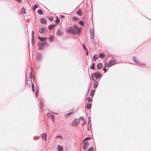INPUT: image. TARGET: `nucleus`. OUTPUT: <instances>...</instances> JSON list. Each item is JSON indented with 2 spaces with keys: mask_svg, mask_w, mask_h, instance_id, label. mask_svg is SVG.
Listing matches in <instances>:
<instances>
[{
  "mask_svg": "<svg viewBox=\"0 0 151 151\" xmlns=\"http://www.w3.org/2000/svg\"><path fill=\"white\" fill-rule=\"evenodd\" d=\"M102 75V73H100L96 72L92 74L91 77L93 81H96L97 78H101Z\"/></svg>",
  "mask_w": 151,
  "mask_h": 151,
  "instance_id": "3",
  "label": "nucleus"
},
{
  "mask_svg": "<svg viewBox=\"0 0 151 151\" xmlns=\"http://www.w3.org/2000/svg\"><path fill=\"white\" fill-rule=\"evenodd\" d=\"M93 148L91 147H90L88 150V151H93Z\"/></svg>",
  "mask_w": 151,
  "mask_h": 151,
  "instance_id": "34",
  "label": "nucleus"
},
{
  "mask_svg": "<svg viewBox=\"0 0 151 151\" xmlns=\"http://www.w3.org/2000/svg\"><path fill=\"white\" fill-rule=\"evenodd\" d=\"M95 64L94 63L92 65V66L91 67V68L92 69H94L95 68Z\"/></svg>",
  "mask_w": 151,
  "mask_h": 151,
  "instance_id": "36",
  "label": "nucleus"
},
{
  "mask_svg": "<svg viewBox=\"0 0 151 151\" xmlns=\"http://www.w3.org/2000/svg\"><path fill=\"white\" fill-rule=\"evenodd\" d=\"M38 38L40 41L44 42L46 41L47 40V38L46 37H38Z\"/></svg>",
  "mask_w": 151,
  "mask_h": 151,
  "instance_id": "10",
  "label": "nucleus"
},
{
  "mask_svg": "<svg viewBox=\"0 0 151 151\" xmlns=\"http://www.w3.org/2000/svg\"><path fill=\"white\" fill-rule=\"evenodd\" d=\"M37 12L39 14H43V12L42 10L39 9L37 11Z\"/></svg>",
  "mask_w": 151,
  "mask_h": 151,
  "instance_id": "26",
  "label": "nucleus"
},
{
  "mask_svg": "<svg viewBox=\"0 0 151 151\" xmlns=\"http://www.w3.org/2000/svg\"><path fill=\"white\" fill-rule=\"evenodd\" d=\"M31 70H32V67H31Z\"/></svg>",
  "mask_w": 151,
  "mask_h": 151,
  "instance_id": "52",
  "label": "nucleus"
},
{
  "mask_svg": "<svg viewBox=\"0 0 151 151\" xmlns=\"http://www.w3.org/2000/svg\"><path fill=\"white\" fill-rule=\"evenodd\" d=\"M32 37H34V31L32 32Z\"/></svg>",
  "mask_w": 151,
  "mask_h": 151,
  "instance_id": "41",
  "label": "nucleus"
},
{
  "mask_svg": "<svg viewBox=\"0 0 151 151\" xmlns=\"http://www.w3.org/2000/svg\"><path fill=\"white\" fill-rule=\"evenodd\" d=\"M21 12L22 14H23V13H24V14L26 13V12L25 11V9L24 7H23L22 9L21 10Z\"/></svg>",
  "mask_w": 151,
  "mask_h": 151,
  "instance_id": "21",
  "label": "nucleus"
},
{
  "mask_svg": "<svg viewBox=\"0 0 151 151\" xmlns=\"http://www.w3.org/2000/svg\"><path fill=\"white\" fill-rule=\"evenodd\" d=\"M51 118L52 121L54 122L55 121L54 116H52Z\"/></svg>",
  "mask_w": 151,
  "mask_h": 151,
  "instance_id": "40",
  "label": "nucleus"
},
{
  "mask_svg": "<svg viewBox=\"0 0 151 151\" xmlns=\"http://www.w3.org/2000/svg\"><path fill=\"white\" fill-rule=\"evenodd\" d=\"M54 37H53L51 36L49 38V40L51 42H52L54 40Z\"/></svg>",
  "mask_w": 151,
  "mask_h": 151,
  "instance_id": "27",
  "label": "nucleus"
},
{
  "mask_svg": "<svg viewBox=\"0 0 151 151\" xmlns=\"http://www.w3.org/2000/svg\"><path fill=\"white\" fill-rule=\"evenodd\" d=\"M56 34L57 36H60L63 35V33L61 31L58 30L56 32Z\"/></svg>",
  "mask_w": 151,
  "mask_h": 151,
  "instance_id": "11",
  "label": "nucleus"
},
{
  "mask_svg": "<svg viewBox=\"0 0 151 151\" xmlns=\"http://www.w3.org/2000/svg\"><path fill=\"white\" fill-rule=\"evenodd\" d=\"M82 46L83 47V49H84V50H87V49L86 48V46H85V45L84 44H82Z\"/></svg>",
  "mask_w": 151,
  "mask_h": 151,
  "instance_id": "32",
  "label": "nucleus"
},
{
  "mask_svg": "<svg viewBox=\"0 0 151 151\" xmlns=\"http://www.w3.org/2000/svg\"><path fill=\"white\" fill-rule=\"evenodd\" d=\"M85 121H84V122H83V124H82V125H84V124H85Z\"/></svg>",
  "mask_w": 151,
  "mask_h": 151,
  "instance_id": "48",
  "label": "nucleus"
},
{
  "mask_svg": "<svg viewBox=\"0 0 151 151\" xmlns=\"http://www.w3.org/2000/svg\"><path fill=\"white\" fill-rule=\"evenodd\" d=\"M79 120L78 119H75L73 122L72 123V125L73 126H77L79 123Z\"/></svg>",
  "mask_w": 151,
  "mask_h": 151,
  "instance_id": "7",
  "label": "nucleus"
},
{
  "mask_svg": "<svg viewBox=\"0 0 151 151\" xmlns=\"http://www.w3.org/2000/svg\"><path fill=\"white\" fill-rule=\"evenodd\" d=\"M79 120L80 121H82L83 122H84V118L83 117H80Z\"/></svg>",
  "mask_w": 151,
  "mask_h": 151,
  "instance_id": "35",
  "label": "nucleus"
},
{
  "mask_svg": "<svg viewBox=\"0 0 151 151\" xmlns=\"http://www.w3.org/2000/svg\"><path fill=\"white\" fill-rule=\"evenodd\" d=\"M17 1H19L20 0H17Z\"/></svg>",
  "mask_w": 151,
  "mask_h": 151,
  "instance_id": "51",
  "label": "nucleus"
},
{
  "mask_svg": "<svg viewBox=\"0 0 151 151\" xmlns=\"http://www.w3.org/2000/svg\"><path fill=\"white\" fill-rule=\"evenodd\" d=\"M40 107L41 109H42V108L44 104V103L43 101H41L40 103Z\"/></svg>",
  "mask_w": 151,
  "mask_h": 151,
  "instance_id": "24",
  "label": "nucleus"
},
{
  "mask_svg": "<svg viewBox=\"0 0 151 151\" xmlns=\"http://www.w3.org/2000/svg\"><path fill=\"white\" fill-rule=\"evenodd\" d=\"M49 20H50L51 21H52L53 20V17H50L49 19Z\"/></svg>",
  "mask_w": 151,
  "mask_h": 151,
  "instance_id": "42",
  "label": "nucleus"
},
{
  "mask_svg": "<svg viewBox=\"0 0 151 151\" xmlns=\"http://www.w3.org/2000/svg\"><path fill=\"white\" fill-rule=\"evenodd\" d=\"M55 27V25H51L49 27V29L50 30H52L53 29V28Z\"/></svg>",
  "mask_w": 151,
  "mask_h": 151,
  "instance_id": "19",
  "label": "nucleus"
},
{
  "mask_svg": "<svg viewBox=\"0 0 151 151\" xmlns=\"http://www.w3.org/2000/svg\"><path fill=\"white\" fill-rule=\"evenodd\" d=\"M77 13L80 16H81L82 14V12L81 10H79L78 11Z\"/></svg>",
  "mask_w": 151,
  "mask_h": 151,
  "instance_id": "15",
  "label": "nucleus"
},
{
  "mask_svg": "<svg viewBox=\"0 0 151 151\" xmlns=\"http://www.w3.org/2000/svg\"><path fill=\"white\" fill-rule=\"evenodd\" d=\"M133 60L135 62H136L137 64H139L140 65H145L146 64L145 63L141 62L139 61H136V58L135 57H133Z\"/></svg>",
  "mask_w": 151,
  "mask_h": 151,
  "instance_id": "6",
  "label": "nucleus"
},
{
  "mask_svg": "<svg viewBox=\"0 0 151 151\" xmlns=\"http://www.w3.org/2000/svg\"><path fill=\"white\" fill-rule=\"evenodd\" d=\"M98 58V56L96 55H94L93 56V60L94 61H96V60Z\"/></svg>",
  "mask_w": 151,
  "mask_h": 151,
  "instance_id": "17",
  "label": "nucleus"
},
{
  "mask_svg": "<svg viewBox=\"0 0 151 151\" xmlns=\"http://www.w3.org/2000/svg\"><path fill=\"white\" fill-rule=\"evenodd\" d=\"M102 64L101 63H98L97 65V68L98 69H101L102 67Z\"/></svg>",
  "mask_w": 151,
  "mask_h": 151,
  "instance_id": "12",
  "label": "nucleus"
},
{
  "mask_svg": "<svg viewBox=\"0 0 151 151\" xmlns=\"http://www.w3.org/2000/svg\"><path fill=\"white\" fill-rule=\"evenodd\" d=\"M39 90L37 89V90L36 93V96H37V94L39 92Z\"/></svg>",
  "mask_w": 151,
  "mask_h": 151,
  "instance_id": "44",
  "label": "nucleus"
},
{
  "mask_svg": "<svg viewBox=\"0 0 151 151\" xmlns=\"http://www.w3.org/2000/svg\"><path fill=\"white\" fill-rule=\"evenodd\" d=\"M87 100L88 102H91L92 101V99L90 97H88L87 98Z\"/></svg>",
  "mask_w": 151,
  "mask_h": 151,
  "instance_id": "29",
  "label": "nucleus"
},
{
  "mask_svg": "<svg viewBox=\"0 0 151 151\" xmlns=\"http://www.w3.org/2000/svg\"><path fill=\"white\" fill-rule=\"evenodd\" d=\"M91 104H87L86 105V108L87 109H89L91 108Z\"/></svg>",
  "mask_w": 151,
  "mask_h": 151,
  "instance_id": "20",
  "label": "nucleus"
},
{
  "mask_svg": "<svg viewBox=\"0 0 151 151\" xmlns=\"http://www.w3.org/2000/svg\"><path fill=\"white\" fill-rule=\"evenodd\" d=\"M41 138L42 139L46 141L47 140V134L46 133H43L41 134Z\"/></svg>",
  "mask_w": 151,
  "mask_h": 151,
  "instance_id": "9",
  "label": "nucleus"
},
{
  "mask_svg": "<svg viewBox=\"0 0 151 151\" xmlns=\"http://www.w3.org/2000/svg\"><path fill=\"white\" fill-rule=\"evenodd\" d=\"M17 1H19L20 0H17Z\"/></svg>",
  "mask_w": 151,
  "mask_h": 151,
  "instance_id": "50",
  "label": "nucleus"
},
{
  "mask_svg": "<svg viewBox=\"0 0 151 151\" xmlns=\"http://www.w3.org/2000/svg\"><path fill=\"white\" fill-rule=\"evenodd\" d=\"M45 31V29L44 28H41L40 29L39 32L41 34L43 33Z\"/></svg>",
  "mask_w": 151,
  "mask_h": 151,
  "instance_id": "16",
  "label": "nucleus"
},
{
  "mask_svg": "<svg viewBox=\"0 0 151 151\" xmlns=\"http://www.w3.org/2000/svg\"><path fill=\"white\" fill-rule=\"evenodd\" d=\"M47 115L49 117H50V118H51V116H53L52 114L51 113H48L47 114Z\"/></svg>",
  "mask_w": 151,
  "mask_h": 151,
  "instance_id": "31",
  "label": "nucleus"
},
{
  "mask_svg": "<svg viewBox=\"0 0 151 151\" xmlns=\"http://www.w3.org/2000/svg\"><path fill=\"white\" fill-rule=\"evenodd\" d=\"M88 147V144L87 142L85 143L84 144L83 147V148L84 149L86 150L87 149Z\"/></svg>",
  "mask_w": 151,
  "mask_h": 151,
  "instance_id": "13",
  "label": "nucleus"
},
{
  "mask_svg": "<svg viewBox=\"0 0 151 151\" xmlns=\"http://www.w3.org/2000/svg\"><path fill=\"white\" fill-rule=\"evenodd\" d=\"M99 56L101 58H102L105 57V55L104 54L101 53L99 54Z\"/></svg>",
  "mask_w": 151,
  "mask_h": 151,
  "instance_id": "25",
  "label": "nucleus"
},
{
  "mask_svg": "<svg viewBox=\"0 0 151 151\" xmlns=\"http://www.w3.org/2000/svg\"><path fill=\"white\" fill-rule=\"evenodd\" d=\"M74 112V110H73L71 112H69V113H68L65 114L64 116L65 118H67L69 117L70 116L72 115L73 114Z\"/></svg>",
  "mask_w": 151,
  "mask_h": 151,
  "instance_id": "8",
  "label": "nucleus"
},
{
  "mask_svg": "<svg viewBox=\"0 0 151 151\" xmlns=\"http://www.w3.org/2000/svg\"><path fill=\"white\" fill-rule=\"evenodd\" d=\"M56 138H62V137L61 136H57L56 137Z\"/></svg>",
  "mask_w": 151,
  "mask_h": 151,
  "instance_id": "46",
  "label": "nucleus"
},
{
  "mask_svg": "<svg viewBox=\"0 0 151 151\" xmlns=\"http://www.w3.org/2000/svg\"><path fill=\"white\" fill-rule=\"evenodd\" d=\"M73 19L74 20H78V18L76 17H73Z\"/></svg>",
  "mask_w": 151,
  "mask_h": 151,
  "instance_id": "37",
  "label": "nucleus"
},
{
  "mask_svg": "<svg viewBox=\"0 0 151 151\" xmlns=\"http://www.w3.org/2000/svg\"><path fill=\"white\" fill-rule=\"evenodd\" d=\"M60 16L63 18V19H65V16H63V15H60Z\"/></svg>",
  "mask_w": 151,
  "mask_h": 151,
  "instance_id": "45",
  "label": "nucleus"
},
{
  "mask_svg": "<svg viewBox=\"0 0 151 151\" xmlns=\"http://www.w3.org/2000/svg\"><path fill=\"white\" fill-rule=\"evenodd\" d=\"M58 149L59 151H63V148L61 146L59 145L58 146Z\"/></svg>",
  "mask_w": 151,
  "mask_h": 151,
  "instance_id": "18",
  "label": "nucleus"
},
{
  "mask_svg": "<svg viewBox=\"0 0 151 151\" xmlns=\"http://www.w3.org/2000/svg\"><path fill=\"white\" fill-rule=\"evenodd\" d=\"M91 38H92V39H93V36L92 35H91Z\"/></svg>",
  "mask_w": 151,
  "mask_h": 151,
  "instance_id": "49",
  "label": "nucleus"
},
{
  "mask_svg": "<svg viewBox=\"0 0 151 151\" xmlns=\"http://www.w3.org/2000/svg\"><path fill=\"white\" fill-rule=\"evenodd\" d=\"M33 77V76H32ZM32 75H30V77H29L26 80V84L27 86L30 87L31 85L32 86V90L34 92V86L33 82L32 81Z\"/></svg>",
  "mask_w": 151,
  "mask_h": 151,
  "instance_id": "2",
  "label": "nucleus"
},
{
  "mask_svg": "<svg viewBox=\"0 0 151 151\" xmlns=\"http://www.w3.org/2000/svg\"><path fill=\"white\" fill-rule=\"evenodd\" d=\"M86 55H88V51L87 50H86Z\"/></svg>",
  "mask_w": 151,
  "mask_h": 151,
  "instance_id": "47",
  "label": "nucleus"
},
{
  "mask_svg": "<svg viewBox=\"0 0 151 151\" xmlns=\"http://www.w3.org/2000/svg\"><path fill=\"white\" fill-rule=\"evenodd\" d=\"M98 85V83L97 82H96L94 83V88H96Z\"/></svg>",
  "mask_w": 151,
  "mask_h": 151,
  "instance_id": "22",
  "label": "nucleus"
},
{
  "mask_svg": "<svg viewBox=\"0 0 151 151\" xmlns=\"http://www.w3.org/2000/svg\"><path fill=\"white\" fill-rule=\"evenodd\" d=\"M95 91L94 90H92L90 93V96H93L95 93Z\"/></svg>",
  "mask_w": 151,
  "mask_h": 151,
  "instance_id": "23",
  "label": "nucleus"
},
{
  "mask_svg": "<svg viewBox=\"0 0 151 151\" xmlns=\"http://www.w3.org/2000/svg\"><path fill=\"white\" fill-rule=\"evenodd\" d=\"M40 21L42 23H45L46 24V21L45 19V18H42L40 19Z\"/></svg>",
  "mask_w": 151,
  "mask_h": 151,
  "instance_id": "14",
  "label": "nucleus"
},
{
  "mask_svg": "<svg viewBox=\"0 0 151 151\" xmlns=\"http://www.w3.org/2000/svg\"><path fill=\"white\" fill-rule=\"evenodd\" d=\"M103 70L104 71V72L105 73H106L107 72V70L105 67L104 68Z\"/></svg>",
  "mask_w": 151,
  "mask_h": 151,
  "instance_id": "43",
  "label": "nucleus"
},
{
  "mask_svg": "<svg viewBox=\"0 0 151 151\" xmlns=\"http://www.w3.org/2000/svg\"><path fill=\"white\" fill-rule=\"evenodd\" d=\"M66 32L67 33H70L74 35L76 33L78 34L80 33L81 29L77 27L76 25H74L73 27H71L65 29Z\"/></svg>",
  "mask_w": 151,
  "mask_h": 151,
  "instance_id": "1",
  "label": "nucleus"
},
{
  "mask_svg": "<svg viewBox=\"0 0 151 151\" xmlns=\"http://www.w3.org/2000/svg\"><path fill=\"white\" fill-rule=\"evenodd\" d=\"M116 61L115 60H111L108 63H107L105 64V66L109 67L114 65Z\"/></svg>",
  "mask_w": 151,
  "mask_h": 151,
  "instance_id": "5",
  "label": "nucleus"
},
{
  "mask_svg": "<svg viewBox=\"0 0 151 151\" xmlns=\"http://www.w3.org/2000/svg\"><path fill=\"white\" fill-rule=\"evenodd\" d=\"M34 37H32V45H33V44L34 43Z\"/></svg>",
  "mask_w": 151,
  "mask_h": 151,
  "instance_id": "38",
  "label": "nucleus"
},
{
  "mask_svg": "<svg viewBox=\"0 0 151 151\" xmlns=\"http://www.w3.org/2000/svg\"><path fill=\"white\" fill-rule=\"evenodd\" d=\"M38 7V6L37 5L35 4L34 5V7H33L32 9L34 11H35V9Z\"/></svg>",
  "mask_w": 151,
  "mask_h": 151,
  "instance_id": "28",
  "label": "nucleus"
},
{
  "mask_svg": "<svg viewBox=\"0 0 151 151\" xmlns=\"http://www.w3.org/2000/svg\"><path fill=\"white\" fill-rule=\"evenodd\" d=\"M60 21L59 19L58 18V17H57L56 20L55 21V22H56L57 24H58Z\"/></svg>",
  "mask_w": 151,
  "mask_h": 151,
  "instance_id": "30",
  "label": "nucleus"
},
{
  "mask_svg": "<svg viewBox=\"0 0 151 151\" xmlns=\"http://www.w3.org/2000/svg\"><path fill=\"white\" fill-rule=\"evenodd\" d=\"M79 23L81 25H82V26H83L84 24V23L82 21H80Z\"/></svg>",
  "mask_w": 151,
  "mask_h": 151,
  "instance_id": "33",
  "label": "nucleus"
},
{
  "mask_svg": "<svg viewBox=\"0 0 151 151\" xmlns=\"http://www.w3.org/2000/svg\"><path fill=\"white\" fill-rule=\"evenodd\" d=\"M91 139V138L90 137H87V138H85L84 140V141H86L87 140H90Z\"/></svg>",
  "mask_w": 151,
  "mask_h": 151,
  "instance_id": "39",
  "label": "nucleus"
},
{
  "mask_svg": "<svg viewBox=\"0 0 151 151\" xmlns=\"http://www.w3.org/2000/svg\"><path fill=\"white\" fill-rule=\"evenodd\" d=\"M47 45V43L46 41H44L42 42H39L37 43V45L40 50H42L44 46L45 45Z\"/></svg>",
  "mask_w": 151,
  "mask_h": 151,
  "instance_id": "4",
  "label": "nucleus"
}]
</instances>
